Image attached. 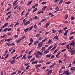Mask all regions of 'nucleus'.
Here are the masks:
<instances>
[{"mask_svg":"<svg viewBox=\"0 0 75 75\" xmlns=\"http://www.w3.org/2000/svg\"><path fill=\"white\" fill-rule=\"evenodd\" d=\"M28 14H29V13L28 12L27 13H26V15H25L26 17H27V15H28Z\"/></svg>","mask_w":75,"mask_h":75,"instance_id":"64","label":"nucleus"},{"mask_svg":"<svg viewBox=\"0 0 75 75\" xmlns=\"http://www.w3.org/2000/svg\"><path fill=\"white\" fill-rule=\"evenodd\" d=\"M16 62V60H13L11 61H10V63L11 64H14Z\"/></svg>","mask_w":75,"mask_h":75,"instance_id":"8","label":"nucleus"},{"mask_svg":"<svg viewBox=\"0 0 75 75\" xmlns=\"http://www.w3.org/2000/svg\"><path fill=\"white\" fill-rule=\"evenodd\" d=\"M68 15H67L65 16V19H67V18H68Z\"/></svg>","mask_w":75,"mask_h":75,"instance_id":"46","label":"nucleus"},{"mask_svg":"<svg viewBox=\"0 0 75 75\" xmlns=\"http://www.w3.org/2000/svg\"><path fill=\"white\" fill-rule=\"evenodd\" d=\"M74 38V36H72L71 37H70V40H72V38Z\"/></svg>","mask_w":75,"mask_h":75,"instance_id":"62","label":"nucleus"},{"mask_svg":"<svg viewBox=\"0 0 75 75\" xmlns=\"http://www.w3.org/2000/svg\"><path fill=\"white\" fill-rule=\"evenodd\" d=\"M21 39H20L18 40H16V42L17 43H18V42H20V41H21Z\"/></svg>","mask_w":75,"mask_h":75,"instance_id":"23","label":"nucleus"},{"mask_svg":"<svg viewBox=\"0 0 75 75\" xmlns=\"http://www.w3.org/2000/svg\"><path fill=\"white\" fill-rule=\"evenodd\" d=\"M33 26H31L30 27H29L28 28V30H32V29H33Z\"/></svg>","mask_w":75,"mask_h":75,"instance_id":"20","label":"nucleus"},{"mask_svg":"<svg viewBox=\"0 0 75 75\" xmlns=\"http://www.w3.org/2000/svg\"><path fill=\"white\" fill-rule=\"evenodd\" d=\"M58 62H59V63H61V64L62 63V61H61V60H59L58 61Z\"/></svg>","mask_w":75,"mask_h":75,"instance_id":"61","label":"nucleus"},{"mask_svg":"<svg viewBox=\"0 0 75 75\" xmlns=\"http://www.w3.org/2000/svg\"><path fill=\"white\" fill-rule=\"evenodd\" d=\"M53 47V46L52 45L51 46H50V47H49V48H48V50H50V49H51V48H52V47Z\"/></svg>","mask_w":75,"mask_h":75,"instance_id":"32","label":"nucleus"},{"mask_svg":"<svg viewBox=\"0 0 75 75\" xmlns=\"http://www.w3.org/2000/svg\"><path fill=\"white\" fill-rule=\"evenodd\" d=\"M34 59H35V58H33L31 59V61H34Z\"/></svg>","mask_w":75,"mask_h":75,"instance_id":"54","label":"nucleus"},{"mask_svg":"<svg viewBox=\"0 0 75 75\" xmlns=\"http://www.w3.org/2000/svg\"><path fill=\"white\" fill-rule=\"evenodd\" d=\"M62 2H63V0H61L60 1V2L59 3V4H61V3H62Z\"/></svg>","mask_w":75,"mask_h":75,"instance_id":"42","label":"nucleus"},{"mask_svg":"<svg viewBox=\"0 0 75 75\" xmlns=\"http://www.w3.org/2000/svg\"><path fill=\"white\" fill-rule=\"evenodd\" d=\"M11 40H12V39H7L6 40H5V41H6L8 42H10V41Z\"/></svg>","mask_w":75,"mask_h":75,"instance_id":"10","label":"nucleus"},{"mask_svg":"<svg viewBox=\"0 0 75 75\" xmlns=\"http://www.w3.org/2000/svg\"><path fill=\"white\" fill-rule=\"evenodd\" d=\"M45 4V2H43L42 3V5H44V4Z\"/></svg>","mask_w":75,"mask_h":75,"instance_id":"57","label":"nucleus"},{"mask_svg":"<svg viewBox=\"0 0 75 75\" xmlns=\"http://www.w3.org/2000/svg\"><path fill=\"white\" fill-rule=\"evenodd\" d=\"M25 36H22L21 38V40H23L24 38H25Z\"/></svg>","mask_w":75,"mask_h":75,"instance_id":"22","label":"nucleus"},{"mask_svg":"<svg viewBox=\"0 0 75 75\" xmlns=\"http://www.w3.org/2000/svg\"><path fill=\"white\" fill-rule=\"evenodd\" d=\"M47 8V6H45L44 7H43L42 8V10H45V8Z\"/></svg>","mask_w":75,"mask_h":75,"instance_id":"35","label":"nucleus"},{"mask_svg":"<svg viewBox=\"0 0 75 75\" xmlns=\"http://www.w3.org/2000/svg\"><path fill=\"white\" fill-rule=\"evenodd\" d=\"M52 72V70H51L50 71L48 72L47 73V75H50V74H51Z\"/></svg>","mask_w":75,"mask_h":75,"instance_id":"9","label":"nucleus"},{"mask_svg":"<svg viewBox=\"0 0 75 75\" xmlns=\"http://www.w3.org/2000/svg\"><path fill=\"white\" fill-rule=\"evenodd\" d=\"M31 8H30V9H28V12H30V11H31Z\"/></svg>","mask_w":75,"mask_h":75,"instance_id":"59","label":"nucleus"},{"mask_svg":"<svg viewBox=\"0 0 75 75\" xmlns=\"http://www.w3.org/2000/svg\"><path fill=\"white\" fill-rule=\"evenodd\" d=\"M69 45H68L67 46V47L66 48H67L68 49H69Z\"/></svg>","mask_w":75,"mask_h":75,"instance_id":"50","label":"nucleus"},{"mask_svg":"<svg viewBox=\"0 0 75 75\" xmlns=\"http://www.w3.org/2000/svg\"><path fill=\"white\" fill-rule=\"evenodd\" d=\"M74 72H75V67L74 68H73V67H72L71 68V71H72V70H74Z\"/></svg>","mask_w":75,"mask_h":75,"instance_id":"26","label":"nucleus"},{"mask_svg":"<svg viewBox=\"0 0 75 75\" xmlns=\"http://www.w3.org/2000/svg\"><path fill=\"white\" fill-rule=\"evenodd\" d=\"M16 72H13V73H12L11 74V75H14V74H16Z\"/></svg>","mask_w":75,"mask_h":75,"instance_id":"34","label":"nucleus"},{"mask_svg":"<svg viewBox=\"0 0 75 75\" xmlns=\"http://www.w3.org/2000/svg\"><path fill=\"white\" fill-rule=\"evenodd\" d=\"M38 62L37 61H34L32 63V64H37Z\"/></svg>","mask_w":75,"mask_h":75,"instance_id":"14","label":"nucleus"},{"mask_svg":"<svg viewBox=\"0 0 75 75\" xmlns=\"http://www.w3.org/2000/svg\"><path fill=\"white\" fill-rule=\"evenodd\" d=\"M18 1V0H16L13 3V7H14V6H16V5L18 4V3H17Z\"/></svg>","mask_w":75,"mask_h":75,"instance_id":"3","label":"nucleus"},{"mask_svg":"<svg viewBox=\"0 0 75 75\" xmlns=\"http://www.w3.org/2000/svg\"><path fill=\"white\" fill-rule=\"evenodd\" d=\"M18 10H21V7L20 6L18 8Z\"/></svg>","mask_w":75,"mask_h":75,"instance_id":"60","label":"nucleus"},{"mask_svg":"<svg viewBox=\"0 0 75 75\" xmlns=\"http://www.w3.org/2000/svg\"><path fill=\"white\" fill-rule=\"evenodd\" d=\"M54 58V55H52L51 57V58L52 59H53Z\"/></svg>","mask_w":75,"mask_h":75,"instance_id":"63","label":"nucleus"},{"mask_svg":"<svg viewBox=\"0 0 75 75\" xmlns=\"http://www.w3.org/2000/svg\"><path fill=\"white\" fill-rule=\"evenodd\" d=\"M32 57V55H29L28 57L27 58H28V59H30Z\"/></svg>","mask_w":75,"mask_h":75,"instance_id":"27","label":"nucleus"},{"mask_svg":"<svg viewBox=\"0 0 75 75\" xmlns=\"http://www.w3.org/2000/svg\"><path fill=\"white\" fill-rule=\"evenodd\" d=\"M75 31L74 32H72V33H70V34H71V35H72V34H75Z\"/></svg>","mask_w":75,"mask_h":75,"instance_id":"45","label":"nucleus"},{"mask_svg":"<svg viewBox=\"0 0 75 75\" xmlns=\"http://www.w3.org/2000/svg\"><path fill=\"white\" fill-rule=\"evenodd\" d=\"M75 52V50H73L71 52V55H73V54H75V52Z\"/></svg>","mask_w":75,"mask_h":75,"instance_id":"16","label":"nucleus"},{"mask_svg":"<svg viewBox=\"0 0 75 75\" xmlns=\"http://www.w3.org/2000/svg\"><path fill=\"white\" fill-rule=\"evenodd\" d=\"M8 25V23H6L2 27L3 28H4L5 27H7Z\"/></svg>","mask_w":75,"mask_h":75,"instance_id":"7","label":"nucleus"},{"mask_svg":"<svg viewBox=\"0 0 75 75\" xmlns=\"http://www.w3.org/2000/svg\"><path fill=\"white\" fill-rule=\"evenodd\" d=\"M10 17H11L10 15L8 17H7L6 19V20H8L9 18H10Z\"/></svg>","mask_w":75,"mask_h":75,"instance_id":"37","label":"nucleus"},{"mask_svg":"<svg viewBox=\"0 0 75 75\" xmlns=\"http://www.w3.org/2000/svg\"><path fill=\"white\" fill-rule=\"evenodd\" d=\"M55 48H56V46H55L54 47L52 48L51 49V50L52 51V50H54V49H55Z\"/></svg>","mask_w":75,"mask_h":75,"instance_id":"43","label":"nucleus"},{"mask_svg":"<svg viewBox=\"0 0 75 75\" xmlns=\"http://www.w3.org/2000/svg\"><path fill=\"white\" fill-rule=\"evenodd\" d=\"M35 55L36 58H39V54H36Z\"/></svg>","mask_w":75,"mask_h":75,"instance_id":"29","label":"nucleus"},{"mask_svg":"<svg viewBox=\"0 0 75 75\" xmlns=\"http://www.w3.org/2000/svg\"><path fill=\"white\" fill-rule=\"evenodd\" d=\"M74 72H75V67L74 68H73V67H72L71 68V71H72V70H74Z\"/></svg>","mask_w":75,"mask_h":75,"instance_id":"25","label":"nucleus"},{"mask_svg":"<svg viewBox=\"0 0 75 75\" xmlns=\"http://www.w3.org/2000/svg\"><path fill=\"white\" fill-rule=\"evenodd\" d=\"M29 64H28V63H27L25 64H24V65H25V66H27Z\"/></svg>","mask_w":75,"mask_h":75,"instance_id":"58","label":"nucleus"},{"mask_svg":"<svg viewBox=\"0 0 75 75\" xmlns=\"http://www.w3.org/2000/svg\"><path fill=\"white\" fill-rule=\"evenodd\" d=\"M50 23H51V22H50V21H49L47 23V27H48V25H50Z\"/></svg>","mask_w":75,"mask_h":75,"instance_id":"41","label":"nucleus"},{"mask_svg":"<svg viewBox=\"0 0 75 75\" xmlns=\"http://www.w3.org/2000/svg\"><path fill=\"white\" fill-rule=\"evenodd\" d=\"M37 10V8H35L34 10L33 11V12H35L36 10Z\"/></svg>","mask_w":75,"mask_h":75,"instance_id":"38","label":"nucleus"},{"mask_svg":"<svg viewBox=\"0 0 75 75\" xmlns=\"http://www.w3.org/2000/svg\"><path fill=\"white\" fill-rule=\"evenodd\" d=\"M13 26H14V25L13 24H11L8 26V27H13Z\"/></svg>","mask_w":75,"mask_h":75,"instance_id":"19","label":"nucleus"},{"mask_svg":"<svg viewBox=\"0 0 75 75\" xmlns=\"http://www.w3.org/2000/svg\"><path fill=\"white\" fill-rule=\"evenodd\" d=\"M56 64V63H54L53 65H51L50 68H52V67H54V66Z\"/></svg>","mask_w":75,"mask_h":75,"instance_id":"28","label":"nucleus"},{"mask_svg":"<svg viewBox=\"0 0 75 75\" xmlns=\"http://www.w3.org/2000/svg\"><path fill=\"white\" fill-rule=\"evenodd\" d=\"M14 52H15V50H13L11 53V54H14Z\"/></svg>","mask_w":75,"mask_h":75,"instance_id":"30","label":"nucleus"},{"mask_svg":"<svg viewBox=\"0 0 75 75\" xmlns=\"http://www.w3.org/2000/svg\"><path fill=\"white\" fill-rule=\"evenodd\" d=\"M19 25V23H18V21L14 25V27H16V25Z\"/></svg>","mask_w":75,"mask_h":75,"instance_id":"17","label":"nucleus"},{"mask_svg":"<svg viewBox=\"0 0 75 75\" xmlns=\"http://www.w3.org/2000/svg\"><path fill=\"white\" fill-rule=\"evenodd\" d=\"M42 46V42H40L38 43V46L39 47H41Z\"/></svg>","mask_w":75,"mask_h":75,"instance_id":"4","label":"nucleus"},{"mask_svg":"<svg viewBox=\"0 0 75 75\" xmlns=\"http://www.w3.org/2000/svg\"><path fill=\"white\" fill-rule=\"evenodd\" d=\"M42 52H40V51H38V54H39V55H43V53H42Z\"/></svg>","mask_w":75,"mask_h":75,"instance_id":"6","label":"nucleus"},{"mask_svg":"<svg viewBox=\"0 0 75 75\" xmlns=\"http://www.w3.org/2000/svg\"><path fill=\"white\" fill-rule=\"evenodd\" d=\"M30 42H33V40L32 39V38H30Z\"/></svg>","mask_w":75,"mask_h":75,"instance_id":"47","label":"nucleus"},{"mask_svg":"<svg viewBox=\"0 0 75 75\" xmlns=\"http://www.w3.org/2000/svg\"><path fill=\"white\" fill-rule=\"evenodd\" d=\"M42 39V37H40L39 38L38 40H39V41H41Z\"/></svg>","mask_w":75,"mask_h":75,"instance_id":"24","label":"nucleus"},{"mask_svg":"<svg viewBox=\"0 0 75 75\" xmlns=\"http://www.w3.org/2000/svg\"><path fill=\"white\" fill-rule=\"evenodd\" d=\"M62 31H63L62 30H60L58 32L59 33H62Z\"/></svg>","mask_w":75,"mask_h":75,"instance_id":"33","label":"nucleus"},{"mask_svg":"<svg viewBox=\"0 0 75 75\" xmlns=\"http://www.w3.org/2000/svg\"><path fill=\"white\" fill-rule=\"evenodd\" d=\"M38 16H36L34 17L33 18V20H38Z\"/></svg>","mask_w":75,"mask_h":75,"instance_id":"11","label":"nucleus"},{"mask_svg":"<svg viewBox=\"0 0 75 75\" xmlns=\"http://www.w3.org/2000/svg\"><path fill=\"white\" fill-rule=\"evenodd\" d=\"M58 51V49H56L54 52V53H56V52Z\"/></svg>","mask_w":75,"mask_h":75,"instance_id":"52","label":"nucleus"},{"mask_svg":"<svg viewBox=\"0 0 75 75\" xmlns=\"http://www.w3.org/2000/svg\"><path fill=\"white\" fill-rule=\"evenodd\" d=\"M3 28L2 27H1V28L0 29V33L1 32V31H2V30H3Z\"/></svg>","mask_w":75,"mask_h":75,"instance_id":"56","label":"nucleus"},{"mask_svg":"<svg viewBox=\"0 0 75 75\" xmlns=\"http://www.w3.org/2000/svg\"><path fill=\"white\" fill-rule=\"evenodd\" d=\"M25 21H25V19H24L23 21V23H24V25L25 26H26V25L30 24V21H28L26 22H25Z\"/></svg>","mask_w":75,"mask_h":75,"instance_id":"1","label":"nucleus"},{"mask_svg":"<svg viewBox=\"0 0 75 75\" xmlns=\"http://www.w3.org/2000/svg\"><path fill=\"white\" fill-rule=\"evenodd\" d=\"M18 5H17L16 6L14 7V9H16L17 7H18Z\"/></svg>","mask_w":75,"mask_h":75,"instance_id":"40","label":"nucleus"},{"mask_svg":"<svg viewBox=\"0 0 75 75\" xmlns=\"http://www.w3.org/2000/svg\"><path fill=\"white\" fill-rule=\"evenodd\" d=\"M51 54H48L47 55V57H51Z\"/></svg>","mask_w":75,"mask_h":75,"instance_id":"51","label":"nucleus"},{"mask_svg":"<svg viewBox=\"0 0 75 75\" xmlns=\"http://www.w3.org/2000/svg\"><path fill=\"white\" fill-rule=\"evenodd\" d=\"M75 42H74V41H72L71 42V43L70 44V47H71V46L72 45V46L74 47V46L75 45Z\"/></svg>","mask_w":75,"mask_h":75,"instance_id":"5","label":"nucleus"},{"mask_svg":"<svg viewBox=\"0 0 75 75\" xmlns=\"http://www.w3.org/2000/svg\"><path fill=\"white\" fill-rule=\"evenodd\" d=\"M39 42V41H36L34 43V45H37L38 43Z\"/></svg>","mask_w":75,"mask_h":75,"instance_id":"12","label":"nucleus"},{"mask_svg":"<svg viewBox=\"0 0 75 75\" xmlns=\"http://www.w3.org/2000/svg\"><path fill=\"white\" fill-rule=\"evenodd\" d=\"M34 28H35V29H37V26H36V24H35L34 25Z\"/></svg>","mask_w":75,"mask_h":75,"instance_id":"36","label":"nucleus"},{"mask_svg":"<svg viewBox=\"0 0 75 75\" xmlns=\"http://www.w3.org/2000/svg\"><path fill=\"white\" fill-rule=\"evenodd\" d=\"M47 38H45L43 40L42 42H45L46 40H47Z\"/></svg>","mask_w":75,"mask_h":75,"instance_id":"18","label":"nucleus"},{"mask_svg":"<svg viewBox=\"0 0 75 75\" xmlns=\"http://www.w3.org/2000/svg\"><path fill=\"white\" fill-rule=\"evenodd\" d=\"M63 74H66L65 75H71V73L68 72V70L65 71Z\"/></svg>","mask_w":75,"mask_h":75,"instance_id":"2","label":"nucleus"},{"mask_svg":"<svg viewBox=\"0 0 75 75\" xmlns=\"http://www.w3.org/2000/svg\"><path fill=\"white\" fill-rule=\"evenodd\" d=\"M54 39H56V40H58V37L57 36H56L55 37Z\"/></svg>","mask_w":75,"mask_h":75,"instance_id":"31","label":"nucleus"},{"mask_svg":"<svg viewBox=\"0 0 75 75\" xmlns=\"http://www.w3.org/2000/svg\"><path fill=\"white\" fill-rule=\"evenodd\" d=\"M11 28H9L8 29H7L8 31H11Z\"/></svg>","mask_w":75,"mask_h":75,"instance_id":"48","label":"nucleus"},{"mask_svg":"<svg viewBox=\"0 0 75 75\" xmlns=\"http://www.w3.org/2000/svg\"><path fill=\"white\" fill-rule=\"evenodd\" d=\"M65 4H70V3H71V2L70 1H69V2H65Z\"/></svg>","mask_w":75,"mask_h":75,"instance_id":"55","label":"nucleus"},{"mask_svg":"<svg viewBox=\"0 0 75 75\" xmlns=\"http://www.w3.org/2000/svg\"><path fill=\"white\" fill-rule=\"evenodd\" d=\"M40 35V34H38L36 35L35 36L36 37H38V36H39V35Z\"/></svg>","mask_w":75,"mask_h":75,"instance_id":"53","label":"nucleus"},{"mask_svg":"<svg viewBox=\"0 0 75 75\" xmlns=\"http://www.w3.org/2000/svg\"><path fill=\"white\" fill-rule=\"evenodd\" d=\"M42 52H43L45 50V47H42L41 49Z\"/></svg>","mask_w":75,"mask_h":75,"instance_id":"21","label":"nucleus"},{"mask_svg":"<svg viewBox=\"0 0 75 75\" xmlns=\"http://www.w3.org/2000/svg\"><path fill=\"white\" fill-rule=\"evenodd\" d=\"M26 56V54H25L23 57L22 58V59H25V56Z\"/></svg>","mask_w":75,"mask_h":75,"instance_id":"13","label":"nucleus"},{"mask_svg":"<svg viewBox=\"0 0 75 75\" xmlns=\"http://www.w3.org/2000/svg\"><path fill=\"white\" fill-rule=\"evenodd\" d=\"M29 31V30H28V28H26L24 30V31L25 32V33L27 32V31Z\"/></svg>","mask_w":75,"mask_h":75,"instance_id":"15","label":"nucleus"},{"mask_svg":"<svg viewBox=\"0 0 75 75\" xmlns=\"http://www.w3.org/2000/svg\"><path fill=\"white\" fill-rule=\"evenodd\" d=\"M29 67H30V65H28L26 68V69H28V68H29Z\"/></svg>","mask_w":75,"mask_h":75,"instance_id":"44","label":"nucleus"},{"mask_svg":"<svg viewBox=\"0 0 75 75\" xmlns=\"http://www.w3.org/2000/svg\"><path fill=\"white\" fill-rule=\"evenodd\" d=\"M11 13V12H9L6 14V15H8V14H10Z\"/></svg>","mask_w":75,"mask_h":75,"instance_id":"49","label":"nucleus"},{"mask_svg":"<svg viewBox=\"0 0 75 75\" xmlns=\"http://www.w3.org/2000/svg\"><path fill=\"white\" fill-rule=\"evenodd\" d=\"M8 29V28H5V29H4V32H5V31H7V30Z\"/></svg>","mask_w":75,"mask_h":75,"instance_id":"39","label":"nucleus"}]
</instances>
